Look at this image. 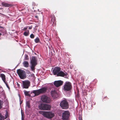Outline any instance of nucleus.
Wrapping results in <instances>:
<instances>
[{
    "instance_id": "a211bd4d",
    "label": "nucleus",
    "mask_w": 120,
    "mask_h": 120,
    "mask_svg": "<svg viewBox=\"0 0 120 120\" xmlns=\"http://www.w3.org/2000/svg\"><path fill=\"white\" fill-rule=\"evenodd\" d=\"M2 5L3 6H4L5 7H9L11 6L10 4L4 2L2 3Z\"/></svg>"
},
{
    "instance_id": "58836bf2",
    "label": "nucleus",
    "mask_w": 120,
    "mask_h": 120,
    "mask_svg": "<svg viewBox=\"0 0 120 120\" xmlns=\"http://www.w3.org/2000/svg\"><path fill=\"white\" fill-rule=\"evenodd\" d=\"M17 85L18 86H19V84H17Z\"/></svg>"
},
{
    "instance_id": "c85d7f7f",
    "label": "nucleus",
    "mask_w": 120,
    "mask_h": 120,
    "mask_svg": "<svg viewBox=\"0 0 120 120\" xmlns=\"http://www.w3.org/2000/svg\"><path fill=\"white\" fill-rule=\"evenodd\" d=\"M25 60H28L29 59L28 56L27 55H25Z\"/></svg>"
},
{
    "instance_id": "f3484780",
    "label": "nucleus",
    "mask_w": 120,
    "mask_h": 120,
    "mask_svg": "<svg viewBox=\"0 0 120 120\" xmlns=\"http://www.w3.org/2000/svg\"><path fill=\"white\" fill-rule=\"evenodd\" d=\"M23 64L25 67L27 68L29 66V64L27 61H24L23 63Z\"/></svg>"
},
{
    "instance_id": "6e6552de",
    "label": "nucleus",
    "mask_w": 120,
    "mask_h": 120,
    "mask_svg": "<svg viewBox=\"0 0 120 120\" xmlns=\"http://www.w3.org/2000/svg\"><path fill=\"white\" fill-rule=\"evenodd\" d=\"M70 112L68 111H65L62 113V119L63 120H68L69 118Z\"/></svg>"
},
{
    "instance_id": "1a4fd4ad",
    "label": "nucleus",
    "mask_w": 120,
    "mask_h": 120,
    "mask_svg": "<svg viewBox=\"0 0 120 120\" xmlns=\"http://www.w3.org/2000/svg\"><path fill=\"white\" fill-rule=\"evenodd\" d=\"M23 87L24 88L28 89L30 85V82L28 80L22 81Z\"/></svg>"
},
{
    "instance_id": "393cba45",
    "label": "nucleus",
    "mask_w": 120,
    "mask_h": 120,
    "mask_svg": "<svg viewBox=\"0 0 120 120\" xmlns=\"http://www.w3.org/2000/svg\"><path fill=\"white\" fill-rule=\"evenodd\" d=\"M21 112L22 115V118H25L24 114L23 111L22 110H21Z\"/></svg>"
},
{
    "instance_id": "9d476101",
    "label": "nucleus",
    "mask_w": 120,
    "mask_h": 120,
    "mask_svg": "<svg viewBox=\"0 0 120 120\" xmlns=\"http://www.w3.org/2000/svg\"><path fill=\"white\" fill-rule=\"evenodd\" d=\"M61 70V68L58 67H56L54 68L53 70V72L54 75H56Z\"/></svg>"
},
{
    "instance_id": "aec40b11",
    "label": "nucleus",
    "mask_w": 120,
    "mask_h": 120,
    "mask_svg": "<svg viewBox=\"0 0 120 120\" xmlns=\"http://www.w3.org/2000/svg\"><path fill=\"white\" fill-rule=\"evenodd\" d=\"M26 105L27 107L29 108L30 107V102L29 101H27L26 102Z\"/></svg>"
},
{
    "instance_id": "ea45409f",
    "label": "nucleus",
    "mask_w": 120,
    "mask_h": 120,
    "mask_svg": "<svg viewBox=\"0 0 120 120\" xmlns=\"http://www.w3.org/2000/svg\"><path fill=\"white\" fill-rule=\"evenodd\" d=\"M2 9V8H0V9Z\"/></svg>"
},
{
    "instance_id": "f704fd0d",
    "label": "nucleus",
    "mask_w": 120,
    "mask_h": 120,
    "mask_svg": "<svg viewBox=\"0 0 120 120\" xmlns=\"http://www.w3.org/2000/svg\"><path fill=\"white\" fill-rule=\"evenodd\" d=\"M22 101H21V102H20V105H21V104H22Z\"/></svg>"
},
{
    "instance_id": "bb28decb",
    "label": "nucleus",
    "mask_w": 120,
    "mask_h": 120,
    "mask_svg": "<svg viewBox=\"0 0 120 120\" xmlns=\"http://www.w3.org/2000/svg\"><path fill=\"white\" fill-rule=\"evenodd\" d=\"M0 120H4V118L3 117L2 115L0 113Z\"/></svg>"
},
{
    "instance_id": "b1692460",
    "label": "nucleus",
    "mask_w": 120,
    "mask_h": 120,
    "mask_svg": "<svg viewBox=\"0 0 120 120\" xmlns=\"http://www.w3.org/2000/svg\"><path fill=\"white\" fill-rule=\"evenodd\" d=\"M4 30V27L1 26H0V33H1L3 32Z\"/></svg>"
},
{
    "instance_id": "0eeeda50",
    "label": "nucleus",
    "mask_w": 120,
    "mask_h": 120,
    "mask_svg": "<svg viewBox=\"0 0 120 120\" xmlns=\"http://www.w3.org/2000/svg\"><path fill=\"white\" fill-rule=\"evenodd\" d=\"M41 100L42 101L48 103H50L51 101L49 98L45 95H43L41 97Z\"/></svg>"
},
{
    "instance_id": "5701e85b",
    "label": "nucleus",
    "mask_w": 120,
    "mask_h": 120,
    "mask_svg": "<svg viewBox=\"0 0 120 120\" xmlns=\"http://www.w3.org/2000/svg\"><path fill=\"white\" fill-rule=\"evenodd\" d=\"M34 41L36 43H38L40 41V40L38 37H37L34 39Z\"/></svg>"
},
{
    "instance_id": "4c0bfd02",
    "label": "nucleus",
    "mask_w": 120,
    "mask_h": 120,
    "mask_svg": "<svg viewBox=\"0 0 120 120\" xmlns=\"http://www.w3.org/2000/svg\"><path fill=\"white\" fill-rule=\"evenodd\" d=\"M77 96L78 97L79 96V94H77Z\"/></svg>"
},
{
    "instance_id": "412c9836",
    "label": "nucleus",
    "mask_w": 120,
    "mask_h": 120,
    "mask_svg": "<svg viewBox=\"0 0 120 120\" xmlns=\"http://www.w3.org/2000/svg\"><path fill=\"white\" fill-rule=\"evenodd\" d=\"M27 32H25L23 34L25 36L29 35V30H27Z\"/></svg>"
},
{
    "instance_id": "473e14b6",
    "label": "nucleus",
    "mask_w": 120,
    "mask_h": 120,
    "mask_svg": "<svg viewBox=\"0 0 120 120\" xmlns=\"http://www.w3.org/2000/svg\"><path fill=\"white\" fill-rule=\"evenodd\" d=\"M32 26H30L29 28V29H31L32 28Z\"/></svg>"
},
{
    "instance_id": "39448f33",
    "label": "nucleus",
    "mask_w": 120,
    "mask_h": 120,
    "mask_svg": "<svg viewBox=\"0 0 120 120\" xmlns=\"http://www.w3.org/2000/svg\"><path fill=\"white\" fill-rule=\"evenodd\" d=\"M64 88L65 91H69L72 88L71 83L69 82H66L64 85Z\"/></svg>"
},
{
    "instance_id": "a19ab883",
    "label": "nucleus",
    "mask_w": 120,
    "mask_h": 120,
    "mask_svg": "<svg viewBox=\"0 0 120 120\" xmlns=\"http://www.w3.org/2000/svg\"><path fill=\"white\" fill-rule=\"evenodd\" d=\"M7 117H6V118H7Z\"/></svg>"
},
{
    "instance_id": "7c9ffc66",
    "label": "nucleus",
    "mask_w": 120,
    "mask_h": 120,
    "mask_svg": "<svg viewBox=\"0 0 120 120\" xmlns=\"http://www.w3.org/2000/svg\"><path fill=\"white\" fill-rule=\"evenodd\" d=\"M79 120H82V118L81 116H79Z\"/></svg>"
},
{
    "instance_id": "c756f323",
    "label": "nucleus",
    "mask_w": 120,
    "mask_h": 120,
    "mask_svg": "<svg viewBox=\"0 0 120 120\" xmlns=\"http://www.w3.org/2000/svg\"><path fill=\"white\" fill-rule=\"evenodd\" d=\"M6 85V86H7V87L9 89H10V87L8 85L7 83L5 82V83H4Z\"/></svg>"
},
{
    "instance_id": "a878e982",
    "label": "nucleus",
    "mask_w": 120,
    "mask_h": 120,
    "mask_svg": "<svg viewBox=\"0 0 120 120\" xmlns=\"http://www.w3.org/2000/svg\"><path fill=\"white\" fill-rule=\"evenodd\" d=\"M3 102L2 101H1L0 100V109L2 107V105L3 104Z\"/></svg>"
},
{
    "instance_id": "ddd939ff",
    "label": "nucleus",
    "mask_w": 120,
    "mask_h": 120,
    "mask_svg": "<svg viewBox=\"0 0 120 120\" xmlns=\"http://www.w3.org/2000/svg\"><path fill=\"white\" fill-rule=\"evenodd\" d=\"M51 95L54 99L57 98L58 96V94L56 91H52L51 92Z\"/></svg>"
},
{
    "instance_id": "cd10ccee",
    "label": "nucleus",
    "mask_w": 120,
    "mask_h": 120,
    "mask_svg": "<svg viewBox=\"0 0 120 120\" xmlns=\"http://www.w3.org/2000/svg\"><path fill=\"white\" fill-rule=\"evenodd\" d=\"M34 36L33 34H31L30 35V37L31 38H34Z\"/></svg>"
},
{
    "instance_id": "2eb2a0df",
    "label": "nucleus",
    "mask_w": 120,
    "mask_h": 120,
    "mask_svg": "<svg viewBox=\"0 0 120 120\" xmlns=\"http://www.w3.org/2000/svg\"><path fill=\"white\" fill-rule=\"evenodd\" d=\"M32 93L34 94L35 96H38L40 94L39 89L36 90H33Z\"/></svg>"
},
{
    "instance_id": "20e7f679",
    "label": "nucleus",
    "mask_w": 120,
    "mask_h": 120,
    "mask_svg": "<svg viewBox=\"0 0 120 120\" xmlns=\"http://www.w3.org/2000/svg\"><path fill=\"white\" fill-rule=\"evenodd\" d=\"M51 107L50 105L47 104H41L39 106L40 109L43 110H50Z\"/></svg>"
},
{
    "instance_id": "c9c22d12",
    "label": "nucleus",
    "mask_w": 120,
    "mask_h": 120,
    "mask_svg": "<svg viewBox=\"0 0 120 120\" xmlns=\"http://www.w3.org/2000/svg\"><path fill=\"white\" fill-rule=\"evenodd\" d=\"M2 35V34L1 33H0V36H1Z\"/></svg>"
},
{
    "instance_id": "72a5a7b5",
    "label": "nucleus",
    "mask_w": 120,
    "mask_h": 120,
    "mask_svg": "<svg viewBox=\"0 0 120 120\" xmlns=\"http://www.w3.org/2000/svg\"><path fill=\"white\" fill-rule=\"evenodd\" d=\"M22 120H24V118H22Z\"/></svg>"
},
{
    "instance_id": "dca6fc26",
    "label": "nucleus",
    "mask_w": 120,
    "mask_h": 120,
    "mask_svg": "<svg viewBox=\"0 0 120 120\" xmlns=\"http://www.w3.org/2000/svg\"><path fill=\"white\" fill-rule=\"evenodd\" d=\"M0 77L3 80L4 83L6 82V78L5 75L3 74H0Z\"/></svg>"
},
{
    "instance_id": "f03ea898",
    "label": "nucleus",
    "mask_w": 120,
    "mask_h": 120,
    "mask_svg": "<svg viewBox=\"0 0 120 120\" xmlns=\"http://www.w3.org/2000/svg\"><path fill=\"white\" fill-rule=\"evenodd\" d=\"M44 117L49 119H51L54 116V113L50 111L42 112L41 113Z\"/></svg>"
},
{
    "instance_id": "f257e3e1",
    "label": "nucleus",
    "mask_w": 120,
    "mask_h": 120,
    "mask_svg": "<svg viewBox=\"0 0 120 120\" xmlns=\"http://www.w3.org/2000/svg\"><path fill=\"white\" fill-rule=\"evenodd\" d=\"M31 65L30 66L31 70L33 71L35 70V67L37 64V58L34 56L32 57L31 59L30 60Z\"/></svg>"
},
{
    "instance_id": "7ed1b4c3",
    "label": "nucleus",
    "mask_w": 120,
    "mask_h": 120,
    "mask_svg": "<svg viewBox=\"0 0 120 120\" xmlns=\"http://www.w3.org/2000/svg\"><path fill=\"white\" fill-rule=\"evenodd\" d=\"M17 73L21 79H23L26 78V73L24 70L20 69H18Z\"/></svg>"
},
{
    "instance_id": "e433bc0d",
    "label": "nucleus",
    "mask_w": 120,
    "mask_h": 120,
    "mask_svg": "<svg viewBox=\"0 0 120 120\" xmlns=\"http://www.w3.org/2000/svg\"><path fill=\"white\" fill-rule=\"evenodd\" d=\"M19 100L20 101V95H19Z\"/></svg>"
},
{
    "instance_id": "f8f14e48",
    "label": "nucleus",
    "mask_w": 120,
    "mask_h": 120,
    "mask_svg": "<svg viewBox=\"0 0 120 120\" xmlns=\"http://www.w3.org/2000/svg\"><path fill=\"white\" fill-rule=\"evenodd\" d=\"M68 75V74L66 72H65V73H64L63 71H60L57 74V76L64 77V76H65V78H67L68 77L67 75Z\"/></svg>"
},
{
    "instance_id": "6ab92c4d",
    "label": "nucleus",
    "mask_w": 120,
    "mask_h": 120,
    "mask_svg": "<svg viewBox=\"0 0 120 120\" xmlns=\"http://www.w3.org/2000/svg\"><path fill=\"white\" fill-rule=\"evenodd\" d=\"M51 18L52 22H53V23H54V22L56 21V18L53 15H51Z\"/></svg>"
},
{
    "instance_id": "423d86ee",
    "label": "nucleus",
    "mask_w": 120,
    "mask_h": 120,
    "mask_svg": "<svg viewBox=\"0 0 120 120\" xmlns=\"http://www.w3.org/2000/svg\"><path fill=\"white\" fill-rule=\"evenodd\" d=\"M60 106L63 109H67L69 107L68 102L66 100H65L61 101L60 103Z\"/></svg>"
},
{
    "instance_id": "4468645a",
    "label": "nucleus",
    "mask_w": 120,
    "mask_h": 120,
    "mask_svg": "<svg viewBox=\"0 0 120 120\" xmlns=\"http://www.w3.org/2000/svg\"><path fill=\"white\" fill-rule=\"evenodd\" d=\"M39 90L40 94L45 93L47 90V88L45 87H44Z\"/></svg>"
},
{
    "instance_id": "2f4dec72",
    "label": "nucleus",
    "mask_w": 120,
    "mask_h": 120,
    "mask_svg": "<svg viewBox=\"0 0 120 120\" xmlns=\"http://www.w3.org/2000/svg\"><path fill=\"white\" fill-rule=\"evenodd\" d=\"M24 27L23 29V30L24 31L26 30V29H27V27Z\"/></svg>"
},
{
    "instance_id": "9b49d317",
    "label": "nucleus",
    "mask_w": 120,
    "mask_h": 120,
    "mask_svg": "<svg viewBox=\"0 0 120 120\" xmlns=\"http://www.w3.org/2000/svg\"><path fill=\"white\" fill-rule=\"evenodd\" d=\"M63 83V81L59 80L55 81L54 83V84L56 87H58L62 85Z\"/></svg>"
},
{
    "instance_id": "4be33fe9",
    "label": "nucleus",
    "mask_w": 120,
    "mask_h": 120,
    "mask_svg": "<svg viewBox=\"0 0 120 120\" xmlns=\"http://www.w3.org/2000/svg\"><path fill=\"white\" fill-rule=\"evenodd\" d=\"M28 92H28L26 91H24V94L25 95L30 96V95L29 94Z\"/></svg>"
}]
</instances>
